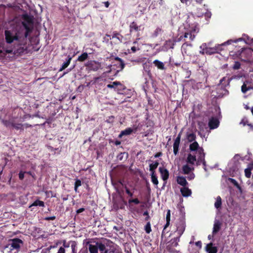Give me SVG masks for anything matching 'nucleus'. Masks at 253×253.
I'll return each mask as SVG.
<instances>
[{"label": "nucleus", "instance_id": "1", "mask_svg": "<svg viewBox=\"0 0 253 253\" xmlns=\"http://www.w3.org/2000/svg\"><path fill=\"white\" fill-rule=\"evenodd\" d=\"M24 19L26 22H22V26H16L14 31L19 42H26L28 34L31 33L33 29V21L32 19L28 15H25Z\"/></svg>", "mask_w": 253, "mask_h": 253}, {"label": "nucleus", "instance_id": "2", "mask_svg": "<svg viewBox=\"0 0 253 253\" xmlns=\"http://www.w3.org/2000/svg\"><path fill=\"white\" fill-rule=\"evenodd\" d=\"M186 23L188 26L187 28V30L183 36H181L178 38L177 42L182 40L185 41V39L188 37L190 41H193L197 34L199 32L198 24L194 21V17L192 14L191 15H188L186 20Z\"/></svg>", "mask_w": 253, "mask_h": 253}, {"label": "nucleus", "instance_id": "3", "mask_svg": "<svg viewBox=\"0 0 253 253\" xmlns=\"http://www.w3.org/2000/svg\"><path fill=\"white\" fill-rule=\"evenodd\" d=\"M253 55V49L251 48L243 49L241 52L230 51L229 57L235 60L234 63H240V61H244L247 63H251L250 59Z\"/></svg>", "mask_w": 253, "mask_h": 253}, {"label": "nucleus", "instance_id": "4", "mask_svg": "<svg viewBox=\"0 0 253 253\" xmlns=\"http://www.w3.org/2000/svg\"><path fill=\"white\" fill-rule=\"evenodd\" d=\"M196 135L194 133H187L186 138L188 142L191 144L189 145V150L191 152L196 151L199 154L198 161H203L205 157V153L203 148L199 146V144L195 141Z\"/></svg>", "mask_w": 253, "mask_h": 253}, {"label": "nucleus", "instance_id": "5", "mask_svg": "<svg viewBox=\"0 0 253 253\" xmlns=\"http://www.w3.org/2000/svg\"><path fill=\"white\" fill-rule=\"evenodd\" d=\"M109 243L112 242L108 241L105 244L95 242L94 244H89L88 250L90 253H98V250H99L100 253H108L109 249L107 247H110V245H111V244L109 245Z\"/></svg>", "mask_w": 253, "mask_h": 253}, {"label": "nucleus", "instance_id": "6", "mask_svg": "<svg viewBox=\"0 0 253 253\" xmlns=\"http://www.w3.org/2000/svg\"><path fill=\"white\" fill-rule=\"evenodd\" d=\"M26 43V42H17V44L18 45L17 46H14L13 50H7V52L10 53L13 51L15 54H25L27 53Z\"/></svg>", "mask_w": 253, "mask_h": 253}, {"label": "nucleus", "instance_id": "7", "mask_svg": "<svg viewBox=\"0 0 253 253\" xmlns=\"http://www.w3.org/2000/svg\"><path fill=\"white\" fill-rule=\"evenodd\" d=\"M4 35L7 43H11L14 42L15 43H17L19 42L14 30H5L4 31Z\"/></svg>", "mask_w": 253, "mask_h": 253}, {"label": "nucleus", "instance_id": "8", "mask_svg": "<svg viewBox=\"0 0 253 253\" xmlns=\"http://www.w3.org/2000/svg\"><path fill=\"white\" fill-rule=\"evenodd\" d=\"M196 154H198V158L199 157V154L198 153L196 152V151H194ZM186 163L187 164H189L190 165H192L194 166V164L196 163H199L200 162L203 163L204 165L205 164V158H204L203 161H198V159L197 160L196 158V156L194 154H192L191 153H190L188 155L186 160H185Z\"/></svg>", "mask_w": 253, "mask_h": 253}, {"label": "nucleus", "instance_id": "9", "mask_svg": "<svg viewBox=\"0 0 253 253\" xmlns=\"http://www.w3.org/2000/svg\"><path fill=\"white\" fill-rule=\"evenodd\" d=\"M23 245V241L18 238H15L9 241L8 244V248L11 250H18Z\"/></svg>", "mask_w": 253, "mask_h": 253}, {"label": "nucleus", "instance_id": "10", "mask_svg": "<svg viewBox=\"0 0 253 253\" xmlns=\"http://www.w3.org/2000/svg\"><path fill=\"white\" fill-rule=\"evenodd\" d=\"M219 124V122L217 119L215 118H211L209 120V126L211 129L217 128Z\"/></svg>", "mask_w": 253, "mask_h": 253}, {"label": "nucleus", "instance_id": "11", "mask_svg": "<svg viewBox=\"0 0 253 253\" xmlns=\"http://www.w3.org/2000/svg\"><path fill=\"white\" fill-rule=\"evenodd\" d=\"M180 138H181V133H179L176 137V138L175 139L173 147V153L175 155H176L178 152V149H179V146L180 144Z\"/></svg>", "mask_w": 253, "mask_h": 253}, {"label": "nucleus", "instance_id": "12", "mask_svg": "<svg viewBox=\"0 0 253 253\" xmlns=\"http://www.w3.org/2000/svg\"><path fill=\"white\" fill-rule=\"evenodd\" d=\"M194 169V166L187 164L184 165L182 167V173L184 174H188L190 172H192Z\"/></svg>", "mask_w": 253, "mask_h": 253}, {"label": "nucleus", "instance_id": "13", "mask_svg": "<svg viewBox=\"0 0 253 253\" xmlns=\"http://www.w3.org/2000/svg\"><path fill=\"white\" fill-rule=\"evenodd\" d=\"M192 44L188 43L187 42H185L181 46V50L182 52H184L186 54L190 53V49L191 48Z\"/></svg>", "mask_w": 253, "mask_h": 253}, {"label": "nucleus", "instance_id": "14", "mask_svg": "<svg viewBox=\"0 0 253 253\" xmlns=\"http://www.w3.org/2000/svg\"><path fill=\"white\" fill-rule=\"evenodd\" d=\"M129 28L130 33L133 31L138 32L140 30V26H138L135 21H133L130 24Z\"/></svg>", "mask_w": 253, "mask_h": 253}, {"label": "nucleus", "instance_id": "15", "mask_svg": "<svg viewBox=\"0 0 253 253\" xmlns=\"http://www.w3.org/2000/svg\"><path fill=\"white\" fill-rule=\"evenodd\" d=\"M180 192L183 197H187L191 196L192 194L191 190L186 186L180 189Z\"/></svg>", "mask_w": 253, "mask_h": 253}, {"label": "nucleus", "instance_id": "16", "mask_svg": "<svg viewBox=\"0 0 253 253\" xmlns=\"http://www.w3.org/2000/svg\"><path fill=\"white\" fill-rule=\"evenodd\" d=\"M177 183L183 187L186 186L188 184V182L185 177L182 176H178L176 178Z\"/></svg>", "mask_w": 253, "mask_h": 253}, {"label": "nucleus", "instance_id": "17", "mask_svg": "<svg viewBox=\"0 0 253 253\" xmlns=\"http://www.w3.org/2000/svg\"><path fill=\"white\" fill-rule=\"evenodd\" d=\"M159 170L160 171L162 178L164 180H166L169 177V173L168 170L163 168H159Z\"/></svg>", "mask_w": 253, "mask_h": 253}, {"label": "nucleus", "instance_id": "18", "mask_svg": "<svg viewBox=\"0 0 253 253\" xmlns=\"http://www.w3.org/2000/svg\"><path fill=\"white\" fill-rule=\"evenodd\" d=\"M221 223L218 220H215L214 221L212 233L216 234L219 231L221 228Z\"/></svg>", "mask_w": 253, "mask_h": 253}, {"label": "nucleus", "instance_id": "19", "mask_svg": "<svg viewBox=\"0 0 253 253\" xmlns=\"http://www.w3.org/2000/svg\"><path fill=\"white\" fill-rule=\"evenodd\" d=\"M206 250L208 253H216L217 249L216 247L212 246V243L208 244L206 247Z\"/></svg>", "mask_w": 253, "mask_h": 253}, {"label": "nucleus", "instance_id": "20", "mask_svg": "<svg viewBox=\"0 0 253 253\" xmlns=\"http://www.w3.org/2000/svg\"><path fill=\"white\" fill-rule=\"evenodd\" d=\"M123 38V36L117 31L113 32L112 39H116L117 40L116 42L117 43L122 42Z\"/></svg>", "mask_w": 253, "mask_h": 253}, {"label": "nucleus", "instance_id": "21", "mask_svg": "<svg viewBox=\"0 0 253 253\" xmlns=\"http://www.w3.org/2000/svg\"><path fill=\"white\" fill-rule=\"evenodd\" d=\"M88 59V55L87 53L84 52L81 55L79 56L78 58L76 59L74 61L76 62L77 61L80 62H84L86 60Z\"/></svg>", "mask_w": 253, "mask_h": 253}, {"label": "nucleus", "instance_id": "22", "mask_svg": "<svg viewBox=\"0 0 253 253\" xmlns=\"http://www.w3.org/2000/svg\"><path fill=\"white\" fill-rule=\"evenodd\" d=\"M243 40H244L242 38H239V39H236V40H228L226 42H225L224 43H223L222 44H221L220 45H219V47H220L222 45H226V44H228V45L230 44L233 42L237 43L238 42L243 41Z\"/></svg>", "mask_w": 253, "mask_h": 253}, {"label": "nucleus", "instance_id": "23", "mask_svg": "<svg viewBox=\"0 0 253 253\" xmlns=\"http://www.w3.org/2000/svg\"><path fill=\"white\" fill-rule=\"evenodd\" d=\"M75 54H73L72 55H68V56L65 55L64 56V59H63V63H70L71 60L73 57H75Z\"/></svg>", "mask_w": 253, "mask_h": 253}, {"label": "nucleus", "instance_id": "24", "mask_svg": "<svg viewBox=\"0 0 253 253\" xmlns=\"http://www.w3.org/2000/svg\"><path fill=\"white\" fill-rule=\"evenodd\" d=\"M133 131V129L131 128H127L124 130L122 131L120 134V136H121L122 135H126L130 134Z\"/></svg>", "mask_w": 253, "mask_h": 253}, {"label": "nucleus", "instance_id": "25", "mask_svg": "<svg viewBox=\"0 0 253 253\" xmlns=\"http://www.w3.org/2000/svg\"><path fill=\"white\" fill-rule=\"evenodd\" d=\"M159 165V162H155L153 163L150 164L149 165L150 170L152 171V172H154V170Z\"/></svg>", "mask_w": 253, "mask_h": 253}, {"label": "nucleus", "instance_id": "26", "mask_svg": "<svg viewBox=\"0 0 253 253\" xmlns=\"http://www.w3.org/2000/svg\"><path fill=\"white\" fill-rule=\"evenodd\" d=\"M221 198L220 196H218L216 198V202L214 203V207L216 209H218L221 207Z\"/></svg>", "mask_w": 253, "mask_h": 253}, {"label": "nucleus", "instance_id": "27", "mask_svg": "<svg viewBox=\"0 0 253 253\" xmlns=\"http://www.w3.org/2000/svg\"><path fill=\"white\" fill-rule=\"evenodd\" d=\"M151 180L152 182L156 185H157L158 184V180L157 177L154 173V172H152L151 174Z\"/></svg>", "mask_w": 253, "mask_h": 253}, {"label": "nucleus", "instance_id": "28", "mask_svg": "<svg viewBox=\"0 0 253 253\" xmlns=\"http://www.w3.org/2000/svg\"><path fill=\"white\" fill-rule=\"evenodd\" d=\"M40 206V207H44V202L40 200H37L34 202V203L31 206Z\"/></svg>", "mask_w": 253, "mask_h": 253}, {"label": "nucleus", "instance_id": "29", "mask_svg": "<svg viewBox=\"0 0 253 253\" xmlns=\"http://www.w3.org/2000/svg\"><path fill=\"white\" fill-rule=\"evenodd\" d=\"M71 247L72 250V253H76L77 244L75 242H70Z\"/></svg>", "mask_w": 253, "mask_h": 253}, {"label": "nucleus", "instance_id": "30", "mask_svg": "<svg viewBox=\"0 0 253 253\" xmlns=\"http://www.w3.org/2000/svg\"><path fill=\"white\" fill-rule=\"evenodd\" d=\"M251 169H250L248 167L247 169H245V176L248 177L250 178L251 176Z\"/></svg>", "mask_w": 253, "mask_h": 253}, {"label": "nucleus", "instance_id": "31", "mask_svg": "<svg viewBox=\"0 0 253 253\" xmlns=\"http://www.w3.org/2000/svg\"><path fill=\"white\" fill-rule=\"evenodd\" d=\"M110 244H111V245H110V248L109 249V251L108 253H116L115 248L114 244L113 243H109V245Z\"/></svg>", "mask_w": 253, "mask_h": 253}, {"label": "nucleus", "instance_id": "32", "mask_svg": "<svg viewBox=\"0 0 253 253\" xmlns=\"http://www.w3.org/2000/svg\"><path fill=\"white\" fill-rule=\"evenodd\" d=\"M228 180L233 184H234L235 186H236L237 188H240V186L235 179L231 178H229Z\"/></svg>", "mask_w": 253, "mask_h": 253}, {"label": "nucleus", "instance_id": "33", "mask_svg": "<svg viewBox=\"0 0 253 253\" xmlns=\"http://www.w3.org/2000/svg\"><path fill=\"white\" fill-rule=\"evenodd\" d=\"M121 83L119 82H114L112 84H109L107 85L108 88H114L116 86L120 84Z\"/></svg>", "mask_w": 253, "mask_h": 253}, {"label": "nucleus", "instance_id": "34", "mask_svg": "<svg viewBox=\"0 0 253 253\" xmlns=\"http://www.w3.org/2000/svg\"><path fill=\"white\" fill-rule=\"evenodd\" d=\"M170 210H169L167 211V215H166V219H167V224L166 226H168L169 224L170 221ZM166 227H165L166 228Z\"/></svg>", "mask_w": 253, "mask_h": 253}, {"label": "nucleus", "instance_id": "35", "mask_svg": "<svg viewBox=\"0 0 253 253\" xmlns=\"http://www.w3.org/2000/svg\"><path fill=\"white\" fill-rule=\"evenodd\" d=\"M110 59L112 60L114 59L115 61H119L120 62V63H124V62H123V60H122V59H121L119 57H115L114 56L112 55L110 57Z\"/></svg>", "mask_w": 253, "mask_h": 253}, {"label": "nucleus", "instance_id": "36", "mask_svg": "<svg viewBox=\"0 0 253 253\" xmlns=\"http://www.w3.org/2000/svg\"><path fill=\"white\" fill-rule=\"evenodd\" d=\"M166 42V44L167 46H169V48H173V46H174V44L172 41H171V40L167 41Z\"/></svg>", "mask_w": 253, "mask_h": 253}, {"label": "nucleus", "instance_id": "37", "mask_svg": "<svg viewBox=\"0 0 253 253\" xmlns=\"http://www.w3.org/2000/svg\"><path fill=\"white\" fill-rule=\"evenodd\" d=\"M218 49H208V48H207L206 49V51L205 52L207 53H209V54H211V53H216L217 52V50Z\"/></svg>", "mask_w": 253, "mask_h": 253}, {"label": "nucleus", "instance_id": "38", "mask_svg": "<svg viewBox=\"0 0 253 253\" xmlns=\"http://www.w3.org/2000/svg\"><path fill=\"white\" fill-rule=\"evenodd\" d=\"M81 185V180L77 179L76 180L75 183V190L76 191H77L78 187Z\"/></svg>", "mask_w": 253, "mask_h": 253}, {"label": "nucleus", "instance_id": "39", "mask_svg": "<svg viewBox=\"0 0 253 253\" xmlns=\"http://www.w3.org/2000/svg\"><path fill=\"white\" fill-rule=\"evenodd\" d=\"M146 233H149L151 231V225L149 222L147 223L145 227Z\"/></svg>", "mask_w": 253, "mask_h": 253}, {"label": "nucleus", "instance_id": "40", "mask_svg": "<svg viewBox=\"0 0 253 253\" xmlns=\"http://www.w3.org/2000/svg\"><path fill=\"white\" fill-rule=\"evenodd\" d=\"M195 174L193 172H190L188 174V176H187V178L188 180H191L195 178Z\"/></svg>", "mask_w": 253, "mask_h": 253}, {"label": "nucleus", "instance_id": "41", "mask_svg": "<svg viewBox=\"0 0 253 253\" xmlns=\"http://www.w3.org/2000/svg\"><path fill=\"white\" fill-rule=\"evenodd\" d=\"M184 231V228L183 227H181L180 229H178L177 230V232L178 235L180 236L183 234Z\"/></svg>", "mask_w": 253, "mask_h": 253}, {"label": "nucleus", "instance_id": "42", "mask_svg": "<svg viewBox=\"0 0 253 253\" xmlns=\"http://www.w3.org/2000/svg\"><path fill=\"white\" fill-rule=\"evenodd\" d=\"M248 89L246 86V84H244L242 86V91L243 93H246L248 91Z\"/></svg>", "mask_w": 253, "mask_h": 253}, {"label": "nucleus", "instance_id": "43", "mask_svg": "<svg viewBox=\"0 0 253 253\" xmlns=\"http://www.w3.org/2000/svg\"><path fill=\"white\" fill-rule=\"evenodd\" d=\"M129 203H134L135 204L139 203V201L137 199H134L129 201Z\"/></svg>", "mask_w": 253, "mask_h": 253}, {"label": "nucleus", "instance_id": "44", "mask_svg": "<svg viewBox=\"0 0 253 253\" xmlns=\"http://www.w3.org/2000/svg\"><path fill=\"white\" fill-rule=\"evenodd\" d=\"M19 177L21 180H22L24 177V172L20 171L19 173Z\"/></svg>", "mask_w": 253, "mask_h": 253}, {"label": "nucleus", "instance_id": "45", "mask_svg": "<svg viewBox=\"0 0 253 253\" xmlns=\"http://www.w3.org/2000/svg\"><path fill=\"white\" fill-rule=\"evenodd\" d=\"M70 242L69 243H66V242L64 241L62 247L64 248V249L65 248H69L70 245Z\"/></svg>", "mask_w": 253, "mask_h": 253}, {"label": "nucleus", "instance_id": "46", "mask_svg": "<svg viewBox=\"0 0 253 253\" xmlns=\"http://www.w3.org/2000/svg\"><path fill=\"white\" fill-rule=\"evenodd\" d=\"M65 253V249L64 248H63L62 247H61L58 250V251L57 253Z\"/></svg>", "mask_w": 253, "mask_h": 253}, {"label": "nucleus", "instance_id": "47", "mask_svg": "<svg viewBox=\"0 0 253 253\" xmlns=\"http://www.w3.org/2000/svg\"><path fill=\"white\" fill-rule=\"evenodd\" d=\"M155 65H156V66H157L158 69H159L163 70L165 69L164 64H155Z\"/></svg>", "mask_w": 253, "mask_h": 253}, {"label": "nucleus", "instance_id": "48", "mask_svg": "<svg viewBox=\"0 0 253 253\" xmlns=\"http://www.w3.org/2000/svg\"><path fill=\"white\" fill-rule=\"evenodd\" d=\"M139 48H137L135 46H133L131 47V50L132 52L134 53L137 50H139Z\"/></svg>", "mask_w": 253, "mask_h": 253}, {"label": "nucleus", "instance_id": "49", "mask_svg": "<svg viewBox=\"0 0 253 253\" xmlns=\"http://www.w3.org/2000/svg\"><path fill=\"white\" fill-rule=\"evenodd\" d=\"M126 191V193L130 197L132 196V193L130 192V191L126 188V187H125Z\"/></svg>", "mask_w": 253, "mask_h": 253}, {"label": "nucleus", "instance_id": "50", "mask_svg": "<svg viewBox=\"0 0 253 253\" xmlns=\"http://www.w3.org/2000/svg\"><path fill=\"white\" fill-rule=\"evenodd\" d=\"M211 12H206L205 14V16L206 17H207V18H210L211 17Z\"/></svg>", "mask_w": 253, "mask_h": 253}, {"label": "nucleus", "instance_id": "51", "mask_svg": "<svg viewBox=\"0 0 253 253\" xmlns=\"http://www.w3.org/2000/svg\"><path fill=\"white\" fill-rule=\"evenodd\" d=\"M69 64H64L62 67L59 69V71H61L64 69H65Z\"/></svg>", "mask_w": 253, "mask_h": 253}, {"label": "nucleus", "instance_id": "52", "mask_svg": "<svg viewBox=\"0 0 253 253\" xmlns=\"http://www.w3.org/2000/svg\"><path fill=\"white\" fill-rule=\"evenodd\" d=\"M195 244L197 246L199 247L200 248H201L202 247V243L201 241L196 242Z\"/></svg>", "mask_w": 253, "mask_h": 253}, {"label": "nucleus", "instance_id": "53", "mask_svg": "<svg viewBox=\"0 0 253 253\" xmlns=\"http://www.w3.org/2000/svg\"><path fill=\"white\" fill-rule=\"evenodd\" d=\"M106 7H108L110 5V2L109 1H105L103 2Z\"/></svg>", "mask_w": 253, "mask_h": 253}, {"label": "nucleus", "instance_id": "54", "mask_svg": "<svg viewBox=\"0 0 253 253\" xmlns=\"http://www.w3.org/2000/svg\"><path fill=\"white\" fill-rule=\"evenodd\" d=\"M84 208H81L77 210V212L78 213H81V212H83V211H84Z\"/></svg>", "mask_w": 253, "mask_h": 253}, {"label": "nucleus", "instance_id": "55", "mask_svg": "<svg viewBox=\"0 0 253 253\" xmlns=\"http://www.w3.org/2000/svg\"><path fill=\"white\" fill-rule=\"evenodd\" d=\"M55 217L54 216H53L47 217L46 218V219H47V220H54V219H55Z\"/></svg>", "mask_w": 253, "mask_h": 253}, {"label": "nucleus", "instance_id": "56", "mask_svg": "<svg viewBox=\"0 0 253 253\" xmlns=\"http://www.w3.org/2000/svg\"><path fill=\"white\" fill-rule=\"evenodd\" d=\"M248 167L251 169V170H252L253 169V162L250 164L249 165H248Z\"/></svg>", "mask_w": 253, "mask_h": 253}, {"label": "nucleus", "instance_id": "57", "mask_svg": "<svg viewBox=\"0 0 253 253\" xmlns=\"http://www.w3.org/2000/svg\"><path fill=\"white\" fill-rule=\"evenodd\" d=\"M240 64H235L234 66V69H238L239 68Z\"/></svg>", "mask_w": 253, "mask_h": 253}, {"label": "nucleus", "instance_id": "58", "mask_svg": "<svg viewBox=\"0 0 253 253\" xmlns=\"http://www.w3.org/2000/svg\"><path fill=\"white\" fill-rule=\"evenodd\" d=\"M3 6H5V7H12V5L10 3H8L6 4V6H5V5H3Z\"/></svg>", "mask_w": 253, "mask_h": 253}, {"label": "nucleus", "instance_id": "59", "mask_svg": "<svg viewBox=\"0 0 253 253\" xmlns=\"http://www.w3.org/2000/svg\"><path fill=\"white\" fill-rule=\"evenodd\" d=\"M153 63H163V62L158 60H155V61H153Z\"/></svg>", "mask_w": 253, "mask_h": 253}, {"label": "nucleus", "instance_id": "60", "mask_svg": "<svg viewBox=\"0 0 253 253\" xmlns=\"http://www.w3.org/2000/svg\"><path fill=\"white\" fill-rule=\"evenodd\" d=\"M204 0H195V1L199 4H201Z\"/></svg>", "mask_w": 253, "mask_h": 253}, {"label": "nucleus", "instance_id": "61", "mask_svg": "<svg viewBox=\"0 0 253 253\" xmlns=\"http://www.w3.org/2000/svg\"><path fill=\"white\" fill-rule=\"evenodd\" d=\"M190 0H180L181 2L182 3H186L187 1H189Z\"/></svg>", "mask_w": 253, "mask_h": 253}, {"label": "nucleus", "instance_id": "62", "mask_svg": "<svg viewBox=\"0 0 253 253\" xmlns=\"http://www.w3.org/2000/svg\"><path fill=\"white\" fill-rule=\"evenodd\" d=\"M143 215H147L148 216V218L149 217V216H148V213L147 211H145L143 213Z\"/></svg>", "mask_w": 253, "mask_h": 253}, {"label": "nucleus", "instance_id": "63", "mask_svg": "<svg viewBox=\"0 0 253 253\" xmlns=\"http://www.w3.org/2000/svg\"><path fill=\"white\" fill-rule=\"evenodd\" d=\"M120 65L121 66V70H122L124 68V64H120Z\"/></svg>", "mask_w": 253, "mask_h": 253}, {"label": "nucleus", "instance_id": "64", "mask_svg": "<svg viewBox=\"0 0 253 253\" xmlns=\"http://www.w3.org/2000/svg\"><path fill=\"white\" fill-rule=\"evenodd\" d=\"M106 37H107V38H110V36L108 34H106L105 35ZM111 39V38H110Z\"/></svg>", "mask_w": 253, "mask_h": 253}]
</instances>
